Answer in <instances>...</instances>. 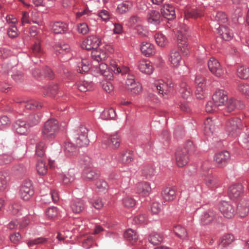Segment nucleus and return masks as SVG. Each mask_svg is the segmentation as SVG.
Returning <instances> with one entry per match:
<instances>
[{"instance_id":"nucleus-21","label":"nucleus","mask_w":249,"mask_h":249,"mask_svg":"<svg viewBox=\"0 0 249 249\" xmlns=\"http://www.w3.org/2000/svg\"><path fill=\"white\" fill-rule=\"evenodd\" d=\"M10 180L9 175L5 171L0 172V192L4 191L7 188Z\"/></svg>"},{"instance_id":"nucleus-32","label":"nucleus","mask_w":249,"mask_h":249,"mask_svg":"<svg viewBox=\"0 0 249 249\" xmlns=\"http://www.w3.org/2000/svg\"><path fill=\"white\" fill-rule=\"evenodd\" d=\"M132 7V3L130 1H124L119 4L117 7V12L120 14L127 12Z\"/></svg>"},{"instance_id":"nucleus-44","label":"nucleus","mask_w":249,"mask_h":249,"mask_svg":"<svg viewBox=\"0 0 249 249\" xmlns=\"http://www.w3.org/2000/svg\"><path fill=\"white\" fill-rule=\"evenodd\" d=\"M115 116V110L112 108L104 110L101 115V117L103 120L113 119Z\"/></svg>"},{"instance_id":"nucleus-4","label":"nucleus","mask_w":249,"mask_h":249,"mask_svg":"<svg viewBox=\"0 0 249 249\" xmlns=\"http://www.w3.org/2000/svg\"><path fill=\"white\" fill-rule=\"evenodd\" d=\"M188 147L178 148L175 154V159L178 166L182 167L185 166L189 160Z\"/></svg>"},{"instance_id":"nucleus-61","label":"nucleus","mask_w":249,"mask_h":249,"mask_svg":"<svg viewBox=\"0 0 249 249\" xmlns=\"http://www.w3.org/2000/svg\"><path fill=\"white\" fill-rule=\"evenodd\" d=\"M195 84L196 87H204L205 85V79L201 75H197L195 79Z\"/></svg>"},{"instance_id":"nucleus-33","label":"nucleus","mask_w":249,"mask_h":249,"mask_svg":"<svg viewBox=\"0 0 249 249\" xmlns=\"http://www.w3.org/2000/svg\"><path fill=\"white\" fill-rule=\"evenodd\" d=\"M71 208L74 213H80L84 209V203L81 199L74 200L72 202Z\"/></svg>"},{"instance_id":"nucleus-11","label":"nucleus","mask_w":249,"mask_h":249,"mask_svg":"<svg viewBox=\"0 0 249 249\" xmlns=\"http://www.w3.org/2000/svg\"><path fill=\"white\" fill-rule=\"evenodd\" d=\"M230 158V153L227 151H224L216 154L214 157V160L219 167H222L226 164Z\"/></svg>"},{"instance_id":"nucleus-39","label":"nucleus","mask_w":249,"mask_h":249,"mask_svg":"<svg viewBox=\"0 0 249 249\" xmlns=\"http://www.w3.org/2000/svg\"><path fill=\"white\" fill-rule=\"evenodd\" d=\"M160 19V15L156 11H150L147 14V19L149 22H159Z\"/></svg>"},{"instance_id":"nucleus-37","label":"nucleus","mask_w":249,"mask_h":249,"mask_svg":"<svg viewBox=\"0 0 249 249\" xmlns=\"http://www.w3.org/2000/svg\"><path fill=\"white\" fill-rule=\"evenodd\" d=\"M234 240V236L232 234H227L224 235L220 239L219 245L226 247L232 243Z\"/></svg>"},{"instance_id":"nucleus-63","label":"nucleus","mask_w":249,"mask_h":249,"mask_svg":"<svg viewBox=\"0 0 249 249\" xmlns=\"http://www.w3.org/2000/svg\"><path fill=\"white\" fill-rule=\"evenodd\" d=\"M46 215L50 218H53L57 214L56 208L52 207L49 208L46 212Z\"/></svg>"},{"instance_id":"nucleus-60","label":"nucleus","mask_w":249,"mask_h":249,"mask_svg":"<svg viewBox=\"0 0 249 249\" xmlns=\"http://www.w3.org/2000/svg\"><path fill=\"white\" fill-rule=\"evenodd\" d=\"M135 201L131 197H126L123 200V204L128 208L133 207L135 205Z\"/></svg>"},{"instance_id":"nucleus-23","label":"nucleus","mask_w":249,"mask_h":249,"mask_svg":"<svg viewBox=\"0 0 249 249\" xmlns=\"http://www.w3.org/2000/svg\"><path fill=\"white\" fill-rule=\"evenodd\" d=\"M184 16L186 19H188L190 18H196L201 17L202 13L200 11H198L195 8L187 7L184 10Z\"/></svg>"},{"instance_id":"nucleus-45","label":"nucleus","mask_w":249,"mask_h":249,"mask_svg":"<svg viewBox=\"0 0 249 249\" xmlns=\"http://www.w3.org/2000/svg\"><path fill=\"white\" fill-rule=\"evenodd\" d=\"M92 86L93 84L92 82L86 81L80 82L77 86L78 89L82 92H86L91 90Z\"/></svg>"},{"instance_id":"nucleus-52","label":"nucleus","mask_w":249,"mask_h":249,"mask_svg":"<svg viewBox=\"0 0 249 249\" xmlns=\"http://www.w3.org/2000/svg\"><path fill=\"white\" fill-rule=\"evenodd\" d=\"M142 174L146 178H150L154 175V169L150 165H146L143 167Z\"/></svg>"},{"instance_id":"nucleus-10","label":"nucleus","mask_w":249,"mask_h":249,"mask_svg":"<svg viewBox=\"0 0 249 249\" xmlns=\"http://www.w3.org/2000/svg\"><path fill=\"white\" fill-rule=\"evenodd\" d=\"M219 209L223 215L227 218H231L235 213V209L227 201L220 202Z\"/></svg>"},{"instance_id":"nucleus-27","label":"nucleus","mask_w":249,"mask_h":249,"mask_svg":"<svg viewBox=\"0 0 249 249\" xmlns=\"http://www.w3.org/2000/svg\"><path fill=\"white\" fill-rule=\"evenodd\" d=\"M162 196L163 199L166 201H172L176 197V191L171 188H166L162 192Z\"/></svg>"},{"instance_id":"nucleus-59","label":"nucleus","mask_w":249,"mask_h":249,"mask_svg":"<svg viewBox=\"0 0 249 249\" xmlns=\"http://www.w3.org/2000/svg\"><path fill=\"white\" fill-rule=\"evenodd\" d=\"M40 121V118L38 115L33 114L29 117L30 126L37 124Z\"/></svg>"},{"instance_id":"nucleus-36","label":"nucleus","mask_w":249,"mask_h":249,"mask_svg":"<svg viewBox=\"0 0 249 249\" xmlns=\"http://www.w3.org/2000/svg\"><path fill=\"white\" fill-rule=\"evenodd\" d=\"M214 218V214L211 211L205 212L201 216V222L203 225L210 223Z\"/></svg>"},{"instance_id":"nucleus-16","label":"nucleus","mask_w":249,"mask_h":249,"mask_svg":"<svg viewBox=\"0 0 249 249\" xmlns=\"http://www.w3.org/2000/svg\"><path fill=\"white\" fill-rule=\"evenodd\" d=\"M161 14L167 19H174L176 17L175 8L170 4L165 5L161 8Z\"/></svg>"},{"instance_id":"nucleus-57","label":"nucleus","mask_w":249,"mask_h":249,"mask_svg":"<svg viewBox=\"0 0 249 249\" xmlns=\"http://www.w3.org/2000/svg\"><path fill=\"white\" fill-rule=\"evenodd\" d=\"M128 89L130 91L133 95H136L140 93L142 90V87L140 83H134L133 86L128 88Z\"/></svg>"},{"instance_id":"nucleus-22","label":"nucleus","mask_w":249,"mask_h":249,"mask_svg":"<svg viewBox=\"0 0 249 249\" xmlns=\"http://www.w3.org/2000/svg\"><path fill=\"white\" fill-rule=\"evenodd\" d=\"M215 129L214 124L210 118H208L204 122V131L205 135L211 136Z\"/></svg>"},{"instance_id":"nucleus-28","label":"nucleus","mask_w":249,"mask_h":249,"mask_svg":"<svg viewBox=\"0 0 249 249\" xmlns=\"http://www.w3.org/2000/svg\"><path fill=\"white\" fill-rule=\"evenodd\" d=\"M217 31L221 38L225 40H230L232 37V33L225 26L220 25Z\"/></svg>"},{"instance_id":"nucleus-50","label":"nucleus","mask_w":249,"mask_h":249,"mask_svg":"<svg viewBox=\"0 0 249 249\" xmlns=\"http://www.w3.org/2000/svg\"><path fill=\"white\" fill-rule=\"evenodd\" d=\"M213 17L219 23H225L228 21L226 15L223 12H217L215 14H213Z\"/></svg>"},{"instance_id":"nucleus-7","label":"nucleus","mask_w":249,"mask_h":249,"mask_svg":"<svg viewBox=\"0 0 249 249\" xmlns=\"http://www.w3.org/2000/svg\"><path fill=\"white\" fill-rule=\"evenodd\" d=\"M100 43V40L99 38L96 36H91L83 41L81 44V47L87 50H92V51L98 48Z\"/></svg>"},{"instance_id":"nucleus-30","label":"nucleus","mask_w":249,"mask_h":249,"mask_svg":"<svg viewBox=\"0 0 249 249\" xmlns=\"http://www.w3.org/2000/svg\"><path fill=\"white\" fill-rule=\"evenodd\" d=\"M67 25L62 22H56L53 24L52 28L55 34H63L67 30Z\"/></svg>"},{"instance_id":"nucleus-62","label":"nucleus","mask_w":249,"mask_h":249,"mask_svg":"<svg viewBox=\"0 0 249 249\" xmlns=\"http://www.w3.org/2000/svg\"><path fill=\"white\" fill-rule=\"evenodd\" d=\"M78 31L79 33L83 35L87 34L89 31L87 24L85 23L80 24L78 26Z\"/></svg>"},{"instance_id":"nucleus-58","label":"nucleus","mask_w":249,"mask_h":249,"mask_svg":"<svg viewBox=\"0 0 249 249\" xmlns=\"http://www.w3.org/2000/svg\"><path fill=\"white\" fill-rule=\"evenodd\" d=\"M32 53L36 57H40L42 54V52L41 50L39 43H35L32 47Z\"/></svg>"},{"instance_id":"nucleus-8","label":"nucleus","mask_w":249,"mask_h":249,"mask_svg":"<svg viewBox=\"0 0 249 249\" xmlns=\"http://www.w3.org/2000/svg\"><path fill=\"white\" fill-rule=\"evenodd\" d=\"M208 67L211 72L217 77L221 76L224 73L219 62L214 58H211L208 61Z\"/></svg>"},{"instance_id":"nucleus-40","label":"nucleus","mask_w":249,"mask_h":249,"mask_svg":"<svg viewBox=\"0 0 249 249\" xmlns=\"http://www.w3.org/2000/svg\"><path fill=\"white\" fill-rule=\"evenodd\" d=\"M238 76L242 79H247L249 77V68L246 66H240L237 70Z\"/></svg>"},{"instance_id":"nucleus-38","label":"nucleus","mask_w":249,"mask_h":249,"mask_svg":"<svg viewBox=\"0 0 249 249\" xmlns=\"http://www.w3.org/2000/svg\"><path fill=\"white\" fill-rule=\"evenodd\" d=\"M96 172L91 168V167L85 169L83 177L86 180H90L97 177Z\"/></svg>"},{"instance_id":"nucleus-17","label":"nucleus","mask_w":249,"mask_h":249,"mask_svg":"<svg viewBox=\"0 0 249 249\" xmlns=\"http://www.w3.org/2000/svg\"><path fill=\"white\" fill-rule=\"evenodd\" d=\"M155 86L159 93L163 95L167 94L172 87L171 84H168L162 80L157 81L155 83Z\"/></svg>"},{"instance_id":"nucleus-31","label":"nucleus","mask_w":249,"mask_h":249,"mask_svg":"<svg viewBox=\"0 0 249 249\" xmlns=\"http://www.w3.org/2000/svg\"><path fill=\"white\" fill-rule=\"evenodd\" d=\"M90 69L89 61L86 59H82L77 64V71L80 73H85Z\"/></svg>"},{"instance_id":"nucleus-18","label":"nucleus","mask_w":249,"mask_h":249,"mask_svg":"<svg viewBox=\"0 0 249 249\" xmlns=\"http://www.w3.org/2000/svg\"><path fill=\"white\" fill-rule=\"evenodd\" d=\"M91 55L93 60L97 62L104 61L107 57L106 53L97 48L92 51Z\"/></svg>"},{"instance_id":"nucleus-24","label":"nucleus","mask_w":249,"mask_h":249,"mask_svg":"<svg viewBox=\"0 0 249 249\" xmlns=\"http://www.w3.org/2000/svg\"><path fill=\"white\" fill-rule=\"evenodd\" d=\"M141 50L142 53L145 56H149L155 53L154 46L149 42H142L141 47Z\"/></svg>"},{"instance_id":"nucleus-49","label":"nucleus","mask_w":249,"mask_h":249,"mask_svg":"<svg viewBox=\"0 0 249 249\" xmlns=\"http://www.w3.org/2000/svg\"><path fill=\"white\" fill-rule=\"evenodd\" d=\"M237 90L247 98H249V84L241 83L237 87Z\"/></svg>"},{"instance_id":"nucleus-6","label":"nucleus","mask_w":249,"mask_h":249,"mask_svg":"<svg viewBox=\"0 0 249 249\" xmlns=\"http://www.w3.org/2000/svg\"><path fill=\"white\" fill-rule=\"evenodd\" d=\"M241 120L238 118L231 119L227 121L225 126V131L227 134L231 136L236 135Z\"/></svg>"},{"instance_id":"nucleus-13","label":"nucleus","mask_w":249,"mask_h":249,"mask_svg":"<svg viewBox=\"0 0 249 249\" xmlns=\"http://www.w3.org/2000/svg\"><path fill=\"white\" fill-rule=\"evenodd\" d=\"M138 67L139 70L142 73L146 74H151L154 68L150 61L148 60H142L138 63Z\"/></svg>"},{"instance_id":"nucleus-41","label":"nucleus","mask_w":249,"mask_h":249,"mask_svg":"<svg viewBox=\"0 0 249 249\" xmlns=\"http://www.w3.org/2000/svg\"><path fill=\"white\" fill-rule=\"evenodd\" d=\"M157 44L160 47H164L168 44V40L165 36L161 33H157L155 36Z\"/></svg>"},{"instance_id":"nucleus-46","label":"nucleus","mask_w":249,"mask_h":249,"mask_svg":"<svg viewBox=\"0 0 249 249\" xmlns=\"http://www.w3.org/2000/svg\"><path fill=\"white\" fill-rule=\"evenodd\" d=\"M202 177L204 178L203 179L208 186H212L216 182V179L212 175L211 173H203L202 174Z\"/></svg>"},{"instance_id":"nucleus-55","label":"nucleus","mask_w":249,"mask_h":249,"mask_svg":"<svg viewBox=\"0 0 249 249\" xmlns=\"http://www.w3.org/2000/svg\"><path fill=\"white\" fill-rule=\"evenodd\" d=\"M54 50L56 52L59 53H63L64 52H68L70 50V46L68 44H57L54 47Z\"/></svg>"},{"instance_id":"nucleus-5","label":"nucleus","mask_w":249,"mask_h":249,"mask_svg":"<svg viewBox=\"0 0 249 249\" xmlns=\"http://www.w3.org/2000/svg\"><path fill=\"white\" fill-rule=\"evenodd\" d=\"M34 194L32 183L30 180H25L22 184L19 191V195L24 200H28Z\"/></svg>"},{"instance_id":"nucleus-34","label":"nucleus","mask_w":249,"mask_h":249,"mask_svg":"<svg viewBox=\"0 0 249 249\" xmlns=\"http://www.w3.org/2000/svg\"><path fill=\"white\" fill-rule=\"evenodd\" d=\"M179 92L182 98L187 99L191 96L192 91L190 87L185 82H182L180 85Z\"/></svg>"},{"instance_id":"nucleus-2","label":"nucleus","mask_w":249,"mask_h":249,"mask_svg":"<svg viewBox=\"0 0 249 249\" xmlns=\"http://www.w3.org/2000/svg\"><path fill=\"white\" fill-rule=\"evenodd\" d=\"M58 122L56 120H48L45 122L42 128V133L43 138L49 140L54 139L58 132Z\"/></svg>"},{"instance_id":"nucleus-42","label":"nucleus","mask_w":249,"mask_h":249,"mask_svg":"<svg viewBox=\"0 0 249 249\" xmlns=\"http://www.w3.org/2000/svg\"><path fill=\"white\" fill-rule=\"evenodd\" d=\"M173 231L175 234L180 238H185L187 236L186 229L180 225L175 226Z\"/></svg>"},{"instance_id":"nucleus-3","label":"nucleus","mask_w":249,"mask_h":249,"mask_svg":"<svg viewBox=\"0 0 249 249\" xmlns=\"http://www.w3.org/2000/svg\"><path fill=\"white\" fill-rule=\"evenodd\" d=\"M88 132L87 128L84 126H81L75 130L74 138L77 146H85L89 143Z\"/></svg>"},{"instance_id":"nucleus-56","label":"nucleus","mask_w":249,"mask_h":249,"mask_svg":"<svg viewBox=\"0 0 249 249\" xmlns=\"http://www.w3.org/2000/svg\"><path fill=\"white\" fill-rule=\"evenodd\" d=\"M96 188L98 191L103 192L107 189L108 184L107 182L103 179H99L96 183Z\"/></svg>"},{"instance_id":"nucleus-53","label":"nucleus","mask_w":249,"mask_h":249,"mask_svg":"<svg viewBox=\"0 0 249 249\" xmlns=\"http://www.w3.org/2000/svg\"><path fill=\"white\" fill-rule=\"evenodd\" d=\"M110 142L114 149L118 148L121 142V137L118 134L112 135L110 138Z\"/></svg>"},{"instance_id":"nucleus-43","label":"nucleus","mask_w":249,"mask_h":249,"mask_svg":"<svg viewBox=\"0 0 249 249\" xmlns=\"http://www.w3.org/2000/svg\"><path fill=\"white\" fill-rule=\"evenodd\" d=\"M111 68L113 72L115 74L121 73L122 74H126L128 72L129 69L125 66L121 68L116 64H111Z\"/></svg>"},{"instance_id":"nucleus-47","label":"nucleus","mask_w":249,"mask_h":249,"mask_svg":"<svg viewBox=\"0 0 249 249\" xmlns=\"http://www.w3.org/2000/svg\"><path fill=\"white\" fill-rule=\"evenodd\" d=\"M124 236L127 240L133 243L135 242L138 239V235L136 232L132 229L127 230L125 232Z\"/></svg>"},{"instance_id":"nucleus-25","label":"nucleus","mask_w":249,"mask_h":249,"mask_svg":"<svg viewBox=\"0 0 249 249\" xmlns=\"http://www.w3.org/2000/svg\"><path fill=\"white\" fill-rule=\"evenodd\" d=\"M36 168L37 173L40 175L43 176L47 173L48 166L44 158H39L37 160Z\"/></svg>"},{"instance_id":"nucleus-26","label":"nucleus","mask_w":249,"mask_h":249,"mask_svg":"<svg viewBox=\"0 0 249 249\" xmlns=\"http://www.w3.org/2000/svg\"><path fill=\"white\" fill-rule=\"evenodd\" d=\"M133 159V152L130 150H125L121 153L120 161L123 164H128Z\"/></svg>"},{"instance_id":"nucleus-12","label":"nucleus","mask_w":249,"mask_h":249,"mask_svg":"<svg viewBox=\"0 0 249 249\" xmlns=\"http://www.w3.org/2000/svg\"><path fill=\"white\" fill-rule=\"evenodd\" d=\"M227 102L226 109L228 112H232L236 109H242L245 107L240 101L233 98H230Z\"/></svg>"},{"instance_id":"nucleus-15","label":"nucleus","mask_w":249,"mask_h":249,"mask_svg":"<svg viewBox=\"0 0 249 249\" xmlns=\"http://www.w3.org/2000/svg\"><path fill=\"white\" fill-rule=\"evenodd\" d=\"M30 125L26 124L24 121L18 120L14 124L15 131L20 135H26L29 129Z\"/></svg>"},{"instance_id":"nucleus-19","label":"nucleus","mask_w":249,"mask_h":249,"mask_svg":"<svg viewBox=\"0 0 249 249\" xmlns=\"http://www.w3.org/2000/svg\"><path fill=\"white\" fill-rule=\"evenodd\" d=\"M169 60L174 67H178L181 60L179 53L176 50H172L169 55Z\"/></svg>"},{"instance_id":"nucleus-1","label":"nucleus","mask_w":249,"mask_h":249,"mask_svg":"<svg viewBox=\"0 0 249 249\" xmlns=\"http://www.w3.org/2000/svg\"><path fill=\"white\" fill-rule=\"evenodd\" d=\"M187 28L186 25L180 26L177 32L178 47L183 55H188L191 51V47L187 43Z\"/></svg>"},{"instance_id":"nucleus-9","label":"nucleus","mask_w":249,"mask_h":249,"mask_svg":"<svg viewBox=\"0 0 249 249\" xmlns=\"http://www.w3.org/2000/svg\"><path fill=\"white\" fill-rule=\"evenodd\" d=\"M213 101L217 107L224 106L228 101L227 92L223 90H217L213 96Z\"/></svg>"},{"instance_id":"nucleus-14","label":"nucleus","mask_w":249,"mask_h":249,"mask_svg":"<svg viewBox=\"0 0 249 249\" xmlns=\"http://www.w3.org/2000/svg\"><path fill=\"white\" fill-rule=\"evenodd\" d=\"M243 192V186L241 184H238L231 185L228 190L229 197L233 200L238 198Z\"/></svg>"},{"instance_id":"nucleus-29","label":"nucleus","mask_w":249,"mask_h":249,"mask_svg":"<svg viewBox=\"0 0 249 249\" xmlns=\"http://www.w3.org/2000/svg\"><path fill=\"white\" fill-rule=\"evenodd\" d=\"M237 211L241 217H244L247 215L249 212V202L243 200L237 206Z\"/></svg>"},{"instance_id":"nucleus-35","label":"nucleus","mask_w":249,"mask_h":249,"mask_svg":"<svg viewBox=\"0 0 249 249\" xmlns=\"http://www.w3.org/2000/svg\"><path fill=\"white\" fill-rule=\"evenodd\" d=\"M64 150L66 155L68 157H71L76 154V148L71 142L65 143Z\"/></svg>"},{"instance_id":"nucleus-51","label":"nucleus","mask_w":249,"mask_h":249,"mask_svg":"<svg viewBox=\"0 0 249 249\" xmlns=\"http://www.w3.org/2000/svg\"><path fill=\"white\" fill-rule=\"evenodd\" d=\"M162 240V237L160 234L157 233L151 234L149 237V242L154 245L160 243Z\"/></svg>"},{"instance_id":"nucleus-64","label":"nucleus","mask_w":249,"mask_h":249,"mask_svg":"<svg viewBox=\"0 0 249 249\" xmlns=\"http://www.w3.org/2000/svg\"><path fill=\"white\" fill-rule=\"evenodd\" d=\"M13 79L17 82H21L23 80V74L20 71H16L12 75Z\"/></svg>"},{"instance_id":"nucleus-48","label":"nucleus","mask_w":249,"mask_h":249,"mask_svg":"<svg viewBox=\"0 0 249 249\" xmlns=\"http://www.w3.org/2000/svg\"><path fill=\"white\" fill-rule=\"evenodd\" d=\"M23 106L27 109H34L36 108H37L42 107L41 103L34 100H31L27 103H24Z\"/></svg>"},{"instance_id":"nucleus-54","label":"nucleus","mask_w":249,"mask_h":249,"mask_svg":"<svg viewBox=\"0 0 249 249\" xmlns=\"http://www.w3.org/2000/svg\"><path fill=\"white\" fill-rule=\"evenodd\" d=\"M45 144L44 142H40L36 145V155L40 157V158H43V156L45 154Z\"/></svg>"},{"instance_id":"nucleus-20","label":"nucleus","mask_w":249,"mask_h":249,"mask_svg":"<svg viewBox=\"0 0 249 249\" xmlns=\"http://www.w3.org/2000/svg\"><path fill=\"white\" fill-rule=\"evenodd\" d=\"M151 191L150 184L147 182H140L137 185V192L143 196H147Z\"/></svg>"}]
</instances>
